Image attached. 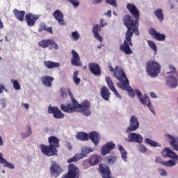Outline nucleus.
<instances>
[{
  "label": "nucleus",
  "mask_w": 178,
  "mask_h": 178,
  "mask_svg": "<svg viewBox=\"0 0 178 178\" xmlns=\"http://www.w3.org/2000/svg\"><path fill=\"white\" fill-rule=\"evenodd\" d=\"M123 22L127 31L125 33L124 43L120 45V49L126 55H131L133 54V51L130 48V47H133L131 38H133L134 33L136 35H140V31H138L140 21H134L131 15H127L123 17Z\"/></svg>",
  "instance_id": "f257e3e1"
},
{
  "label": "nucleus",
  "mask_w": 178,
  "mask_h": 178,
  "mask_svg": "<svg viewBox=\"0 0 178 178\" xmlns=\"http://www.w3.org/2000/svg\"><path fill=\"white\" fill-rule=\"evenodd\" d=\"M49 145H40V151L46 156L58 155V148L60 147V140L56 136H50L48 138Z\"/></svg>",
  "instance_id": "f03ea898"
},
{
  "label": "nucleus",
  "mask_w": 178,
  "mask_h": 178,
  "mask_svg": "<svg viewBox=\"0 0 178 178\" xmlns=\"http://www.w3.org/2000/svg\"><path fill=\"white\" fill-rule=\"evenodd\" d=\"M146 72L150 77H157L161 73V65L155 60H149L146 65Z\"/></svg>",
  "instance_id": "7ed1b4c3"
},
{
  "label": "nucleus",
  "mask_w": 178,
  "mask_h": 178,
  "mask_svg": "<svg viewBox=\"0 0 178 178\" xmlns=\"http://www.w3.org/2000/svg\"><path fill=\"white\" fill-rule=\"evenodd\" d=\"M170 72H167V74H174L173 76H169L166 77L165 83L171 87V88H176L178 86L177 80H178V73L176 72V67L172 65H169Z\"/></svg>",
  "instance_id": "20e7f679"
},
{
  "label": "nucleus",
  "mask_w": 178,
  "mask_h": 178,
  "mask_svg": "<svg viewBox=\"0 0 178 178\" xmlns=\"http://www.w3.org/2000/svg\"><path fill=\"white\" fill-rule=\"evenodd\" d=\"M135 92L138 99L140 101L141 104H143V105H147L152 114L155 115V110H154V107L152 106V104H151V101L149 100V97H148V95H144L143 97V94L140 90H138V89L135 90Z\"/></svg>",
  "instance_id": "39448f33"
},
{
  "label": "nucleus",
  "mask_w": 178,
  "mask_h": 178,
  "mask_svg": "<svg viewBox=\"0 0 178 178\" xmlns=\"http://www.w3.org/2000/svg\"><path fill=\"white\" fill-rule=\"evenodd\" d=\"M61 178H80V170L74 164H70L67 172Z\"/></svg>",
  "instance_id": "423d86ee"
},
{
  "label": "nucleus",
  "mask_w": 178,
  "mask_h": 178,
  "mask_svg": "<svg viewBox=\"0 0 178 178\" xmlns=\"http://www.w3.org/2000/svg\"><path fill=\"white\" fill-rule=\"evenodd\" d=\"M117 87L121 88V90L127 91L131 98H134V97H136V92H134V90L130 87V82H129V80L125 81L124 83H118Z\"/></svg>",
  "instance_id": "0eeeda50"
},
{
  "label": "nucleus",
  "mask_w": 178,
  "mask_h": 178,
  "mask_svg": "<svg viewBox=\"0 0 178 178\" xmlns=\"http://www.w3.org/2000/svg\"><path fill=\"white\" fill-rule=\"evenodd\" d=\"M104 19H101V24H96L93 26L92 28V33L95 38L97 41H99V42H102L104 41V38L101 37V35H99V33H101V28L102 27H105L106 26V23H103Z\"/></svg>",
  "instance_id": "6e6552de"
},
{
  "label": "nucleus",
  "mask_w": 178,
  "mask_h": 178,
  "mask_svg": "<svg viewBox=\"0 0 178 178\" xmlns=\"http://www.w3.org/2000/svg\"><path fill=\"white\" fill-rule=\"evenodd\" d=\"M140 127V122L136 115L131 116L129 126L126 129V133H131L136 131Z\"/></svg>",
  "instance_id": "1a4fd4ad"
},
{
  "label": "nucleus",
  "mask_w": 178,
  "mask_h": 178,
  "mask_svg": "<svg viewBox=\"0 0 178 178\" xmlns=\"http://www.w3.org/2000/svg\"><path fill=\"white\" fill-rule=\"evenodd\" d=\"M127 9L131 13V16L135 17L134 22H140V11L138 10V8L136 7V5L133 3H128L127 5Z\"/></svg>",
  "instance_id": "9d476101"
},
{
  "label": "nucleus",
  "mask_w": 178,
  "mask_h": 178,
  "mask_svg": "<svg viewBox=\"0 0 178 178\" xmlns=\"http://www.w3.org/2000/svg\"><path fill=\"white\" fill-rule=\"evenodd\" d=\"M115 148L116 145L113 142H108L102 146L101 154L102 156H105V155H108V154L111 153V151H113Z\"/></svg>",
  "instance_id": "9b49d317"
},
{
  "label": "nucleus",
  "mask_w": 178,
  "mask_h": 178,
  "mask_svg": "<svg viewBox=\"0 0 178 178\" xmlns=\"http://www.w3.org/2000/svg\"><path fill=\"white\" fill-rule=\"evenodd\" d=\"M114 76L120 83H124L127 80H129L123 69L119 67L118 65L115 67Z\"/></svg>",
  "instance_id": "f8f14e48"
},
{
  "label": "nucleus",
  "mask_w": 178,
  "mask_h": 178,
  "mask_svg": "<svg viewBox=\"0 0 178 178\" xmlns=\"http://www.w3.org/2000/svg\"><path fill=\"white\" fill-rule=\"evenodd\" d=\"M62 172H63V170L62 169V168H60V166H59L58 163H56V161H52L51 165L50 167V173L51 176H54V177H58V176H59L62 173Z\"/></svg>",
  "instance_id": "ddd939ff"
},
{
  "label": "nucleus",
  "mask_w": 178,
  "mask_h": 178,
  "mask_svg": "<svg viewBox=\"0 0 178 178\" xmlns=\"http://www.w3.org/2000/svg\"><path fill=\"white\" fill-rule=\"evenodd\" d=\"M48 113H51L55 119H63L65 114L56 106H49Z\"/></svg>",
  "instance_id": "4468645a"
},
{
  "label": "nucleus",
  "mask_w": 178,
  "mask_h": 178,
  "mask_svg": "<svg viewBox=\"0 0 178 178\" xmlns=\"http://www.w3.org/2000/svg\"><path fill=\"white\" fill-rule=\"evenodd\" d=\"M38 19H40V15H34L31 13H29L25 15V21L29 27H33Z\"/></svg>",
  "instance_id": "2eb2a0df"
},
{
  "label": "nucleus",
  "mask_w": 178,
  "mask_h": 178,
  "mask_svg": "<svg viewBox=\"0 0 178 178\" xmlns=\"http://www.w3.org/2000/svg\"><path fill=\"white\" fill-rule=\"evenodd\" d=\"M90 107L91 103L88 101H84L79 106V112H81L85 116H90L91 115Z\"/></svg>",
  "instance_id": "dca6fc26"
},
{
  "label": "nucleus",
  "mask_w": 178,
  "mask_h": 178,
  "mask_svg": "<svg viewBox=\"0 0 178 178\" xmlns=\"http://www.w3.org/2000/svg\"><path fill=\"white\" fill-rule=\"evenodd\" d=\"M39 47L41 48H48L50 45L52 46V48L54 49H58V44L55 42L53 40H43L38 42Z\"/></svg>",
  "instance_id": "f3484780"
},
{
  "label": "nucleus",
  "mask_w": 178,
  "mask_h": 178,
  "mask_svg": "<svg viewBox=\"0 0 178 178\" xmlns=\"http://www.w3.org/2000/svg\"><path fill=\"white\" fill-rule=\"evenodd\" d=\"M71 54L72 55L71 58V64L72 66H81L83 63H81V60H80L79 53H77L76 50H72Z\"/></svg>",
  "instance_id": "a211bd4d"
},
{
  "label": "nucleus",
  "mask_w": 178,
  "mask_h": 178,
  "mask_svg": "<svg viewBox=\"0 0 178 178\" xmlns=\"http://www.w3.org/2000/svg\"><path fill=\"white\" fill-rule=\"evenodd\" d=\"M150 35L156 41H163L166 39L165 34H161L160 33L156 32V30L154 28H151L149 30Z\"/></svg>",
  "instance_id": "6ab92c4d"
},
{
  "label": "nucleus",
  "mask_w": 178,
  "mask_h": 178,
  "mask_svg": "<svg viewBox=\"0 0 178 178\" xmlns=\"http://www.w3.org/2000/svg\"><path fill=\"white\" fill-rule=\"evenodd\" d=\"M106 81L111 91H113V94L115 96H117L118 98H120V99H122V96L120 95V94H119V92H118V90L115 88V85L113 84V81H112V79H111V77L106 76Z\"/></svg>",
  "instance_id": "aec40b11"
},
{
  "label": "nucleus",
  "mask_w": 178,
  "mask_h": 178,
  "mask_svg": "<svg viewBox=\"0 0 178 178\" xmlns=\"http://www.w3.org/2000/svg\"><path fill=\"white\" fill-rule=\"evenodd\" d=\"M88 68L90 72L95 76H101V67H99V65L95 63H90L88 65Z\"/></svg>",
  "instance_id": "412c9836"
},
{
  "label": "nucleus",
  "mask_w": 178,
  "mask_h": 178,
  "mask_svg": "<svg viewBox=\"0 0 178 178\" xmlns=\"http://www.w3.org/2000/svg\"><path fill=\"white\" fill-rule=\"evenodd\" d=\"M88 137L89 140H90L92 143L95 144V147H97V145L99 144V140H101V135L98 134V132L93 131L89 133Z\"/></svg>",
  "instance_id": "4be33fe9"
},
{
  "label": "nucleus",
  "mask_w": 178,
  "mask_h": 178,
  "mask_svg": "<svg viewBox=\"0 0 178 178\" xmlns=\"http://www.w3.org/2000/svg\"><path fill=\"white\" fill-rule=\"evenodd\" d=\"M53 16L60 26H65L66 24L65 19H63V13H62L61 10H56L54 12Z\"/></svg>",
  "instance_id": "5701e85b"
},
{
  "label": "nucleus",
  "mask_w": 178,
  "mask_h": 178,
  "mask_svg": "<svg viewBox=\"0 0 178 178\" xmlns=\"http://www.w3.org/2000/svg\"><path fill=\"white\" fill-rule=\"evenodd\" d=\"M162 156L164 158H172V159H176L178 161V156L173 151L170 150L169 148L164 149L161 152Z\"/></svg>",
  "instance_id": "b1692460"
},
{
  "label": "nucleus",
  "mask_w": 178,
  "mask_h": 178,
  "mask_svg": "<svg viewBox=\"0 0 178 178\" xmlns=\"http://www.w3.org/2000/svg\"><path fill=\"white\" fill-rule=\"evenodd\" d=\"M129 140L131 143H138L141 144L143 143V136L136 133H132L129 134Z\"/></svg>",
  "instance_id": "393cba45"
},
{
  "label": "nucleus",
  "mask_w": 178,
  "mask_h": 178,
  "mask_svg": "<svg viewBox=\"0 0 178 178\" xmlns=\"http://www.w3.org/2000/svg\"><path fill=\"white\" fill-rule=\"evenodd\" d=\"M165 137L170 140V147H172V148L175 151H178V138H176L170 134H166Z\"/></svg>",
  "instance_id": "a878e982"
},
{
  "label": "nucleus",
  "mask_w": 178,
  "mask_h": 178,
  "mask_svg": "<svg viewBox=\"0 0 178 178\" xmlns=\"http://www.w3.org/2000/svg\"><path fill=\"white\" fill-rule=\"evenodd\" d=\"M100 95L104 101H109L111 98V91L106 86H103L100 90Z\"/></svg>",
  "instance_id": "bb28decb"
},
{
  "label": "nucleus",
  "mask_w": 178,
  "mask_h": 178,
  "mask_svg": "<svg viewBox=\"0 0 178 178\" xmlns=\"http://www.w3.org/2000/svg\"><path fill=\"white\" fill-rule=\"evenodd\" d=\"M54 80V77L49 76H44L41 77L42 83L45 87H52V82Z\"/></svg>",
  "instance_id": "cd10ccee"
},
{
  "label": "nucleus",
  "mask_w": 178,
  "mask_h": 178,
  "mask_svg": "<svg viewBox=\"0 0 178 178\" xmlns=\"http://www.w3.org/2000/svg\"><path fill=\"white\" fill-rule=\"evenodd\" d=\"M13 13L16 19H17V20H19V22H24V16H26V11L14 9Z\"/></svg>",
  "instance_id": "c85d7f7f"
},
{
  "label": "nucleus",
  "mask_w": 178,
  "mask_h": 178,
  "mask_svg": "<svg viewBox=\"0 0 178 178\" xmlns=\"http://www.w3.org/2000/svg\"><path fill=\"white\" fill-rule=\"evenodd\" d=\"M60 109L63 111V112H65L66 113H73V112H76L74 111V107H72V105L70 103L67 104H61Z\"/></svg>",
  "instance_id": "c756f323"
},
{
  "label": "nucleus",
  "mask_w": 178,
  "mask_h": 178,
  "mask_svg": "<svg viewBox=\"0 0 178 178\" xmlns=\"http://www.w3.org/2000/svg\"><path fill=\"white\" fill-rule=\"evenodd\" d=\"M44 66L46 69H55L56 67H59L60 66V63L54 62V61H44Z\"/></svg>",
  "instance_id": "7c9ffc66"
},
{
  "label": "nucleus",
  "mask_w": 178,
  "mask_h": 178,
  "mask_svg": "<svg viewBox=\"0 0 178 178\" xmlns=\"http://www.w3.org/2000/svg\"><path fill=\"white\" fill-rule=\"evenodd\" d=\"M0 163H1L4 168L15 169V165L12 164V163H9L6 159H3L2 153H0Z\"/></svg>",
  "instance_id": "2f4dec72"
},
{
  "label": "nucleus",
  "mask_w": 178,
  "mask_h": 178,
  "mask_svg": "<svg viewBox=\"0 0 178 178\" xmlns=\"http://www.w3.org/2000/svg\"><path fill=\"white\" fill-rule=\"evenodd\" d=\"M101 159V156H99L97 154H93L90 156L89 158V163L92 166H94V165H97L99 163V160Z\"/></svg>",
  "instance_id": "473e14b6"
},
{
  "label": "nucleus",
  "mask_w": 178,
  "mask_h": 178,
  "mask_svg": "<svg viewBox=\"0 0 178 178\" xmlns=\"http://www.w3.org/2000/svg\"><path fill=\"white\" fill-rule=\"evenodd\" d=\"M89 134L85 132H79L76 137L77 140H80L81 141H88L89 140Z\"/></svg>",
  "instance_id": "72a5a7b5"
},
{
  "label": "nucleus",
  "mask_w": 178,
  "mask_h": 178,
  "mask_svg": "<svg viewBox=\"0 0 178 178\" xmlns=\"http://www.w3.org/2000/svg\"><path fill=\"white\" fill-rule=\"evenodd\" d=\"M154 15L159 22H163L165 17L163 16V10H162L161 8H159L154 10Z\"/></svg>",
  "instance_id": "f704fd0d"
},
{
  "label": "nucleus",
  "mask_w": 178,
  "mask_h": 178,
  "mask_svg": "<svg viewBox=\"0 0 178 178\" xmlns=\"http://www.w3.org/2000/svg\"><path fill=\"white\" fill-rule=\"evenodd\" d=\"M83 158H84V154H76L73 157L67 160V163H72V162H77L80 161V159H83Z\"/></svg>",
  "instance_id": "c9c22d12"
},
{
  "label": "nucleus",
  "mask_w": 178,
  "mask_h": 178,
  "mask_svg": "<svg viewBox=\"0 0 178 178\" xmlns=\"http://www.w3.org/2000/svg\"><path fill=\"white\" fill-rule=\"evenodd\" d=\"M145 143L146 144H148L149 145H150V147H161V144L158 143L155 140H152L148 138L145 139Z\"/></svg>",
  "instance_id": "e433bc0d"
},
{
  "label": "nucleus",
  "mask_w": 178,
  "mask_h": 178,
  "mask_svg": "<svg viewBox=\"0 0 178 178\" xmlns=\"http://www.w3.org/2000/svg\"><path fill=\"white\" fill-rule=\"evenodd\" d=\"M118 149L121 152V156H122V159L125 162H127V152L124 149V147H123V146H122V145H119Z\"/></svg>",
  "instance_id": "4c0bfd02"
},
{
  "label": "nucleus",
  "mask_w": 178,
  "mask_h": 178,
  "mask_svg": "<svg viewBox=\"0 0 178 178\" xmlns=\"http://www.w3.org/2000/svg\"><path fill=\"white\" fill-rule=\"evenodd\" d=\"M78 76H79V71L76 70L74 72V74H73L74 83H75L76 86H79V84H80V83L81 82V79L79 78Z\"/></svg>",
  "instance_id": "58836bf2"
},
{
  "label": "nucleus",
  "mask_w": 178,
  "mask_h": 178,
  "mask_svg": "<svg viewBox=\"0 0 178 178\" xmlns=\"http://www.w3.org/2000/svg\"><path fill=\"white\" fill-rule=\"evenodd\" d=\"M71 100L73 104L72 108H74V111L76 112V111H77V109H80L81 104H79L77 100H76V99H74V97L73 96H71Z\"/></svg>",
  "instance_id": "ea45409f"
},
{
  "label": "nucleus",
  "mask_w": 178,
  "mask_h": 178,
  "mask_svg": "<svg viewBox=\"0 0 178 178\" xmlns=\"http://www.w3.org/2000/svg\"><path fill=\"white\" fill-rule=\"evenodd\" d=\"M147 44L149 47H150V48L152 49V51H154V52L156 54V51H158V48L156 47V44H155V42H154L152 40H147Z\"/></svg>",
  "instance_id": "a19ab883"
},
{
  "label": "nucleus",
  "mask_w": 178,
  "mask_h": 178,
  "mask_svg": "<svg viewBox=\"0 0 178 178\" xmlns=\"http://www.w3.org/2000/svg\"><path fill=\"white\" fill-rule=\"evenodd\" d=\"M92 149L86 147L82 149V153H79V155H83V158H86V156H87V155L90 152H92Z\"/></svg>",
  "instance_id": "79ce46f5"
},
{
  "label": "nucleus",
  "mask_w": 178,
  "mask_h": 178,
  "mask_svg": "<svg viewBox=\"0 0 178 178\" xmlns=\"http://www.w3.org/2000/svg\"><path fill=\"white\" fill-rule=\"evenodd\" d=\"M176 165V161L175 160H169L168 161L163 162V166H175Z\"/></svg>",
  "instance_id": "37998d69"
},
{
  "label": "nucleus",
  "mask_w": 178,
  "mask_h": 178,
  "mask_svg": "<svg viewBox=\"0 0 178 178\" xmlns=\"http://www.w3.org/2000/svg\"><path fill=\"white\" fill-rule=\"evenodd\" d=\"M106 159L107 163H108V165H113V163L116 162V156H115L107 157Z\"/></svg>",
  "instance_id": "c03bdc74"
},
{
  "label": "nucleus",
  "mask_w": 178,
  "mask_h": 178,
  "mask_svg": "<svg viewBox=\"0 0 178 178\" xmlns=\"http://www.w3.org/2000/svg\"><path fill=\"white\" fill-rule=\"evenodd\" d=\"M71 37L74 41H77L79 38H80V34H79V32H77V31H75L72 33Z\"/></svg>",
  "instance_id": "a18cd8bd"
},
{
  "label": "nucleus",
  "mask_w": 178,
  "mask_h": 178,
  "mask_svg": "<svg viewBox=\"0 0 178 178\" xmlns=\"http://www.w3.org/2000/svg\"><path fill=\"white\" fill-rule=\"evenodd\" d=\"M11 83L13 84V88L15 90H20V84L19 83V81L17 80H11Z\"/></svg>",
  "instance_id": "49530a36"
},
{
  "label": "nucleus",
  "mask_w": 178,
  "mask_h": 178,
  "mask_svg": "<svg viewBox=\"0 0 178 178\" xmlns=\"http://www.w3.org/2000/svg\"><path fill=\"white\" fill-rule=\"evenodd\" d=\"M106 3H108V5L114 6V8H118V3L116 2V0H106Z\"/></svg>",
  "instance_id": "de8ad7c7"
},
{
  "label": "nucleus",
  "mask_w": 178,
  "mask_h": 178,
  "mask_svg": "<svg viewBox=\"0 0 178 178\" xmlns=\"http://www.w3.org/2000/svg\"><path fill=\"white\" fill-rule=\"evenodd\" d=\"M67 2L72 3L74 8H77V6L80 5V2H79V0H67Z\"/></svg>",
  "instance_id": "09e8293b"
},
{
  "label": "nucleus",
  "mask_w": 178,
  "mask_h": 178,
  "mask_svg": "<svg viewBox=\"0 0 178 178\" xmlns=\"http://www.w3.org/2000/svg\"><path fill=\"white\" fill-rule=\"evenodd\" d=\"M138 151L143 154H145V152H147V147L143 145H140L138 147Z\"/></svg>",
  "instance_id": "8fccbe9b"
},
{
  "label": "nucleus",
  "mask_w": 178,
  "mask_h": 178,
  "mask_svg": "<svg viewBox=\"0 0 178 178\" xmlns=\"http://www.w3.org/2000/svg\"><path fill=\"white\" fill-rule=\"evenodd\" d=\"M47 30V25L45 24H41L39 26L38 31L41 33V31H45Z\"/></svg>",
  "instance_id": "3c124183"
},
{
  "label": "nucleus",
  "mask_w": 178,
  "mask_h": 178,
  "mask_svg": "<svg viewBox=\"0 0 178 178\" xmlns=\"http://www.w3.org/2000/svg\"><path fill=\"white\" fill-rule=\"evenodd\" d=\"M21 136L23 137V138H26V137L31 136V128L28 127V134L24 135L23 134H21Z\"/></svg>",
  "instance_id": "603ef678"
},
{
  "label": "nucleus",
  "mask_w": 178,
  "mask_h": 178,
  "mask_svg": "<svg viewBox=\"0 0 178 178\" xmlns=\"http://www.w3.org/2000/svg\"><path fill=\"white\" fill-rule=\"evenodd\" d=\"M60 95L61 98H65V97H67L66 92L62 88L60 90Z\"/></svg>",
  "instance_id": "864d4df0"
},
{
  "label": "nucleus",
  "mask_w": 178,
  "mask_h": 178,
  "mask_svg": "<svg viewBox=\"0 0 178 178\" xmlns=\"http://www.w3.org/2000/svg\"><path fill=\"white\" fill-rule=\"evenodd\" d=\"M3 90H4L6 92H8V90H6V89L5 88V86H3V84L0 85V94H2V92H3Z\"/></svg>",
  "instance_id": "5fc2aeb1"
},
{
  "label": "nucleus",
  "mask_w": 178,
  "mask_h": 178,
  "mask_svg": "<svg viewBox=\"0 0 178 178\" xmlns=\"http://www.w3.org/2000/svg\"><path fill=\"white\" fill-rule=\"evenodd\" d=\"M159 173H160L161 176H166V175L168 174L166 172V170H165L163 169H160L159 170Z\"/></svg>",
  "instance_id": "6e6d98bb"
},
{
  "label": "nucleus",
  "mask_w": 178,
  "mask_h": 178,
  "mask_svg": "<svg viewBox=\"0 0 178 178\" xmlns=\"http://www.w3.org/2000/svg\"><path fill=\"white\" fill-rule=\"evenodd\" d=\"M155 162H156V163H161L163 165L164 161H162V159H161V157H156Z\"/></svg>",
  "instance_id": "4d7b16f0"
},
{
  "label": "nucleus",
  "mask_w": 178,
  "mask_h": 178,
  "mask_svg": "<svg viewBox=\"0 0 178 178\" xmlns=\"http://www.w3.org/2000/svg\"><path fill=\"white\" fill-rule=\"evenodd\" d=\"M48 31V33H50V34H54V32L52 31V27H46V31Z\"/></svg>",
  "instance_id": "13d9d810"
},
{
  "label": "nucleus",
  "mask_w": 178,
  "mask_h": 178,
  "mask_svg": "<svg viewBox=\"0 0 178 178\" xmlns=\"http://www.w3.org/2000/svg\"><path fill=\"white\" fill-rule=\"evenodd\" d=\"M102 1V0H92V3H94L95 5L101 3Z\"/></svg>",
  "instance_id": "bf43d9fd"
},
{
  "label": "nucleus",
  "mask_w": 178,
  "mask_h": 178,
  "mask_svg": "<svg viewBox=\"0 0 178 178\" xmlns=\"http://www.w3.org/2000/svg\"><path fill=\"white\" fill-rule=\"evenodd\" d=\"M66 146H67V148H68V149H70V151H72L73 147L72 146V145L70 143H67Z\"/></svg>",
  "instance_id": "052dcab7"
},
{
  "label": "nucleus",
  "mask_w": 178,
  "mask_h": 178,
  "mask_svg": "<svg viewBox=\"0 0 178 178\" xmlns=\"http://www.w3.org/2000/svg\"><path fill=\"white\" fill-rule=\"evenodd\" d=\"M105 15L108 17H111L112 16V11L109 10L106 13H105Z\"/></svg>",
  "instance_id": "680f3d73"
},
{
  "label": "nucleus",
  "mask_w": 178,
  "mask_h": 178,
  "mask_svg": "<svg viewBox=\"0 0 178 178\" xmlns=\"http://www.w3.org/2000/svg\"><path fill=\"white\" fill-rule=\"evenodd\" d=\"M150 96L152 98H157L156 94L154 92H150Z\"/></svg>",
  "instance_id": "e2e57ef3"
},
{
  "label": "nucleus",
  "mask_w": 178,
  "mask_h": 178,
  "mask_svg": "<svg viewBox=\"0 0 178 178\" xmlns=\"http://www.w3.org/2000/svg\"><path fill=\"white\" fill-rule=\"evenodd\" d=\"M22 105L25 108V109H29L30 108V105L27 103L23 104Z\"/></svg>",
  "instance_id": "0e129e2a"
},
{
  "label": "nucleus",
  "mask_w": 178,
  "mask_h": 178,
  "mask_svg": "<svg viewBox=\"0 0 178 178\" xmlns=\"http://www.w3.org/2000/svg\"><path fill=\"white\" fill-rule=\"evenodd\" d=\"M108 69L110 70V72L115 73V69H113V67L109 65V66L108 67Z\"/></svg>",
  "instance_id": "69168bd1"
},
{
  "label": "nucleus",
  "mask_w": 178,
  "mask_h": 178,
  "mask_svg": "<svg viewBox=\"0 0 178 178\" xmlns=\"http://www.w3.org/2000/svg\"><path fill=\"white\" fill-rule=\"evenodd\" d=\"M3 29V22H2V20L0 18V30Z\"/></svg>",
  "instance_id": "338daca9"
},
{
  "label": "nucleus",
  "mask_w": 178,
  "mask_h": 178,
  "mask_svg": "<svg viewBox=\"0 0 178 178\" xmlns=\"http://www.w3.org/2000/svg\"><path fill=\"white\" fill-rule=\"evenodd\" d=\"M3 145V140H2V136H0V146Z\"/></svg>",
  "instance_id": "774afa93"
}]
</instances>
